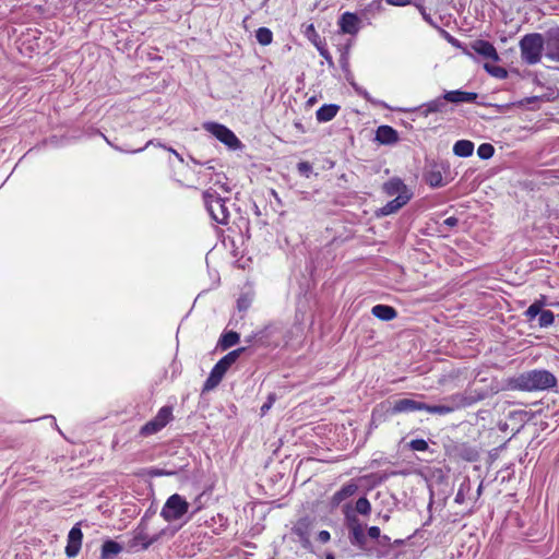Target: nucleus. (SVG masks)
I'll return each mask as SVG.
<instances>
[{
    "mask_svg": "<svg viewBox=\"0 0 559 559\" xmlns=\"http://www.w3.org/2000/svg\"><path fill=\"white\" fill-rule=\"evenodd\" d=\"M558 70H559V68H558Z\"/></svg>",
    "mask_w": 559,
    "mask_h": 559,
    "instance_id": "58",
    "label": "nucleus"
},
{
    "mask_svg": "<svg viewBox=\"0 0 559 559\" xmlns=\"http://www.w3.org/2000/svg\"><path fill=\"white\" fill-rule=\"evenodd\" d=\"M160 534L162 533L150 535L147 533L145 518H143L138 527L133 531L129 547L133 550H145L159 539Z\"/></svg>",
    "mask_w": 559,
    "mask_h": 559,
    "instance_id": "7",
    "label": "nucleus"
},
{
    "mask_svg": "<svg viewBox=\"0 0 559 559\" xmlns=\"http://www.w3.org/2000/svg\"><path fill=\"white\" fill-rule=\"evenodd\" d=\"M311 40H312L313 45L316 46V48L318 49L319 53L326 60V62L330 66H333L334 64L333 59L326 48V44L324 41H322L317 34L314 35L313 39H311Z\"/></svg>",
    "mask_w": 559,
    "mask_h": 559,
    "instance_id": "26",
    "label": "nucleus"
},
{
    "mask_svg": "<svg viewBox=\"0 0 559 559\" xmlns=\"http://www.w3.org/2000/svg\"><path fill=\"white\" fill-rule=\"evenodd\" d=\"M331 539V535L328 531H320L318 534V540L322 544L328 543Z\"/></svg>",
    "mask_w": 559,
    "mask_h": 559,
    "instance_id": "42",
    "label": "nucleus"
},
{
    "mask_svg": "<svg viewBox=\"0 0 559 559\" xmlns=\"http://www.w3.org/2000/svg\"><path fill=\"white\" fill-rule=\"evenodd\" d=\"M158 146L167 150L168 152H170L171 154H174V156H176V158L180 162V163H183L185 159L183 157L176 151L174 150L173 147H166L165 145L160 144V143H157Z\"/></svg>",
    "mask_w": 559,
    "mask_h": 559,
    "instance_id": "43",
    "label": "nucleus"
},
{
    "mask_svg": "<svg viewBox=\"0 0 559 559\" xmlns=\"http://www.w3.org/2000/svg\"><path fill=\"white\" fill-rule=\"evenodd\" d=\"M309 29H310V31H314L313 25H310V26H309Z\"/></svg>",
    "mask_w": 559,
    "mask_h": 559,
    "instance_id": "56",
    "label": "nucleus"
},
{
    "mask_svg": "<svg viewBox=\"0 0 559 559\" xmlns=\"http://www.w3.org/2000/svg\"><path fill=\"white\" fill-rule=\"evenodd\" d=\"M162 429L163 428L160 427V425L153 418L141 428L140 432L142 436H151L153 433L158 432Z\"/></svg>",
    "mask_w": 559,
    "mask_h": 559,
    "instance_id": "32",
    "label": "nucleus"
},
{
    "mask_svg": "<svg viewBox=\"0 0 559 559\" xmlns=\"http://www.w3.org/2000/svg\"><path fill=\"white\" fill-rule=\"evenodd\" d=\"M424 408H426V403L413 399H401L394 402L391 414L412 413L424 411Z\"/></svg>",
    "mask_w": 559,
    "mask_h": 559,
    "instance_id": "11",
    "label": "nucleus"
},
{
    "mask_svg": "<svg viewBox=\"0 0 559 559\" xmlns=\"http://www.w3.org/2000/svg\"><path fill=\"white\" fill-rule=\"evenodd\" d=\"M340 106L334 104H326L321 106L317 112L316 118L319 122L331 121L338 112Z\"/></svg>",
    "mask_w": 559,
    "mask_h": 559,
    "instance_id": "21",
    "label": "nucleus"
},
{
    "mask_svg": "<svg viewBox=\"0 0 559 559\" xmlns=\"http://www.w3.org/2000/svg\"><path fill=\"white\" fill-rule=\"evenodd\" d=\"M544 306L543 301L536 300L534 301L525 311V317L527 320L535 319L542 311V307Z\"/></svg>",
    "mask_w": 559,
    "mask_h": 559,
    "instance_id": "33",
    "label": "nucleus"
},
{
    "mask_svg": "<svg viewBox=\"0 0 559 559\" xmlns=\"http://www.w3.org/2000/svg\"><path fill=\"white\" fill-rule=\"evenodd\" d=\"M371 313L382 320V321H391L397 317V311L388 305H376L371 309Z\"/></svg>",
    "mask_w": 559,
    "mask_h": 559,
    "instance_id": "20",
    "label": "nucleus"
},
{
    "mask_svg": "<svg viewBox=\"0 0 559 559\" xmlns=\"http://www.w3.org/2000/svg\"><path fill=\"white\" fill-rule=\"evenodd\" d=\"M122 551V547L115 540H106L102 546V559H111Z\"/></svg>",
    "mask_w": 559,
    "mask_h": 559,
    "instance_id": "24",
    "label": "nucleus"
},
{
    "mask_svg": "<svg viewBox=\"0 0 559 559\" xmlns=\"http://www.w3.org/2000/svg\"><path fill=\"white\" fill-rule=\"evenodd\" d=\"M484 69L490 75H492L493 78L500 79V80L506 79L508 76V71L502 67L492 66L490 63H485Z\"/></svg>",
    "mask_w": 559,
    "mask_h": 559,
    "instance_id": "30",
    "label": "nucleus"
},
{
    "mask_svg": "<svg viewBox=\"0 0 559 559\" xmlns=\"http://www.w3.org/2000/svg\"><path fill=\"white\" fill-rule=\"evenodd\" d=\"M474 143L469 140H459L453 145V153L459 157H469L474 152Z\"/></svg>",
    "mask_w": 559,
    "mask_h": 559,
    "instance_id": "23",
    "label": "nucleus"
},
{
    "mask_svg": "<svg viewBox=\"0 0 559 559\" xmlns=\"http://www.w3.org/2000/svg\"><path fill=\"white\" fill-rule=\"evenodd\" d=\"M385 1L389 4L396 5V7H403V5L411 3V0H385Z\"/></svg>",
    "mask_w": 559,
    "mask_h": 559,
    "instance_id": "46",
    "label": "nucleus"
},
{
    "mask_svg": "<svg viewBox=\"0 0 559 559\" xmlns=\"http://www.w3.org/2000/svg\"><path fill=\"white\" fill-rule=\"evenodd\" d=\"M203 202L211 218L221 224L227 225L230 218V212L226 205L228 198L223 197L213 187L203 192Z\"/></svg>",
    "mask_w": 559,
    "mask_h": 559,
    "instance_id": "3",
    "label": "nucleus"
},
{
    "mask_svg": "<svg viewBox=\"0 0 559 559\" xmlns=\"http://www.w3.org/2000/svg\"><path fill=\"white\" fill-rule=\"evenodd\" d=\"M471 490V485L469 483H463L461 484L456 495H455V498H454V501L459 504H462L465 502L466 500V493H468Z\"/></svg>",
    "mask_w": 559,
    "mask_h": 559,
    "instance_id": "37",
    "label": "nucleus"
},
{
    "mask_svg": "<svg viewBox=\"0 0 559 559\" xmlns=\"http://www.w3.org/2000/svg\"><path fill=\"white\" fill-rule=\"evenodd\" d=\"M348 527L350 544L360 548L365 547L367 538L362 524H360L357 520H352Z\"/></svg>",
    "mask_w": 559,
    "mask_h": 559,
    "instance_id": "16",
    "label": "nucleus"
},
{
    "mask_svg": "<svg viewBox=\"0 0 559 559\" xmlns=\"http://www.w3.org/2000/svg\"><path fill=\"white\" fill-rule=\"evenodd\" d=\"M555 321V316L550 310H542L538 318V324L542 328L551 325Z\"/></svg>",
    "mask_w": 559,
    "mask_h": 559,
    "instance_id": "34",
    "label": "nucleus"
},
{
    "mask_svg": "<svg viewBox=\"0 0 559 559\" xmlns=\"http://www.w3.org/2000/svg\"><path fill=\"white\" fill-rule=\"evenodd\" d=\"M546 57L559 62V28H551L547 32Z\"/></svg>",
    "mask_w": 559,
    "mask_h": 559,
    "instance_id": "12",
    "label": "nucleus"
},
{
    "mask_svg": "<svg viewBox=\"0 0 559 559\" xmlns=\"http://www.w3.org/2000/svg\"><path fill=\"white\" fill-rule=\"evenodd\" d=\"M338 26L343 34L357 35L361 28V20L356 13L345 12L338 20Z\"/></svg>",
    "mask_w": 559,
    "mask_h": 559,
    "instance_id": "8",
    "label": "nucleus"
},
{
    "mask_svg": "<svg viewBox=\"0 0 559 559\" xmlns=\"http://www.w3.org/2000/svg\"><path fill=\"white\" fill-rule=\"evenodd\" d=\"M173 418V412L170 407H162L154 419L164 428Z\"/></svg>",
    "mask_w": 559,
    "mask_h": 559,
    "instance_id": "29",
    "label": "nucleus"
},
{
    "mask_svg": "<svg viewBox=\"0 0 559 559\" xmlns=\"http://www.w3.org/2000/svg\"><path fill=\"white\" fill-rule=\"evenodd\" d=\"M189 510L187 500L178 493L171 495L160 511V516L167 522L181 519Z\"/></svg>",
    "mask_w": 559,
    "mask_h": 559,
    "instance_id": "5",
    "label": "nucleus"
},
{
    "mask_svg": "<svg viewBox=\"0 0 559 559\" xmlns=\"http://www.w3.org/2000/svg\"><path fill=\"white\" fill-rule=\"evenodd\" d=\"M227 370L228 369L225 366L217 361L212 368L206 381L204 382L203 391L205 392L215 389L221 383Z\"/></svg>",
    "mask_w": 559,
    "mask_h": 559,
    "instance_id": "15",
    "label": "nucleus"
},
{
    "mask_svg": "<svg viewBox=\"0 0 559 559\" xmlns=\"http://www.w3.org/2000/svg\"><path fill=\"white\" fill-rule=\"evenodd\" d=\"M477 457V452L474 450H468L466 454L464 455V459L467 461H474Z\"/></svg>",
    "mask_w": 559,
    "mask_h": 559,
    "instance_id": "48",
    "label": "nucleus"
},
{
    "mask_svg": "<svg viewBox=\"0 0 559 559\" xmlns=\"http://www.w3.org/2000/svg\"><path fill=\"white\" fill-rule=\"evenodd\" d=\"M409 198H411L409 194H400V195H397L395 199L389 201L381 209V214L382 215H390V214H393V213L397 212L402 206H404L408 202Z\"/></svg>",
    "mask_w": 559,
    "mask_h": 559,
    "instance_id": "19",
    "label": "nucleus"
},
{
    "mask_svg": "<svg viewBox=\"0 0 559 559\" xmlns=\"http://www.w3.org/2000/svg\"><path fill=\"white\" fill-rule=\"evenodd\" d=\"M314 102V98H310L309 103L312 104Z\"/></svg>",
    "mask_w": 559,
    "mask_h": 559,
    "instance_id": "57",
    "label": "nucleus"
},
{
    "mask_svg": "<svg viewBox=\"0 0 559 559\" xmlns=\"http://www.w3.org/2000/svg\"><path fill=\"white\" fill-rule=\"evenodd\" d=\"M255 38L262 46H267L273 40V33L267 27H259L255 32Z\"/></svg>",
    "mask_w": 559,
    "mask_h": 559,
    "instance_id": "27",
    "label": "nucleus"
},
{
    "mask_svg": "<svg viewBox=\"0 0 559 559\" xmlns=\"http://www.w3.org/2000/svg\"><path fill=\"white\" fill-rule=\"evenodd\" d=\"M238 308L239 310H245L248 308V304H246L242 299L238 300Z\"/></svg>",
    "mask_w": 559,
    "mask_h": 559,
    "instance_id": "51",
    "label": "nucleus"
},
{
    "mask_svg": "<svg viewBox=\"0 0 559 559\" xmlns=\"http://www.w3.org/2000/svg\"><path fill=\"white\" fill-rule=\"evenodd\" d=\"M368 535L372 539H377L380 536V528L378 526H371L368 528Z\"/></svg>",
    "mask_w": 559,
    "mask_h": 559,
    "instance_id": "45",
    "label": "nucleus"
},
{
    "mask_svg": "<svg viewBox=\"0 0 559 559\" xmlns=\"http://www.w3.org/2000/svg\"><path fill=\"white\" fill-rule=\"evenodd\" d=\"M354 492L353 486L343 487L338 492L335 493V497L342 498L343 496H348Z\"/></svg>",
    "mask_w": 559,
    "mask_h": 559,
    "instance_id": "41",
    "label": "nucleus"
},
{
    "mask_svg": "<svg viewBox=\"0 0 559 559\" xmlns=\"http://www.w3.org/2000/svg\"><path fill=\"white\" fill-rule=\"evenodd\" d=\"M240 336L237 332L229 331L221 336L218 344L219 347L225 350L238 344Z\"/></svg>",
    "mask_w": 559,
    "mask_h": 559,
    "instance_id": "25",
    "label": "nucleus"
},
{
    "mask_svg": "<svg viewBox=\"0 0 559 559\" xmlns=\"http://www.w3.org/2000/svg\"><path fill=\"white\" fill-rule=\"evenodd\" d=\"M214 186H218L219 189H222L224 193L230 192V188L227 186V183L223 182L219 178L215 181Z\"/></svg>",
    "mask_w": 559,
    "mask_h": 559,
    "instance_id": "47",
    "label": "nucleus"
},
{
    "mask_svg": "<svg viewBox=\"0 0 559 559\" xmlns=\"http://www.w3.org/2000/svg\"><path fill=\"white\" fill-rule=\"evenodd\" d=\"M443 97L442 98H436L427 104L424 105V112L426 115L428 114H433V112H439L442 110V108L444 107V102H443Z\"/></svg>",
    "mask_w": 559,
    "mask_h": 559,
    "instance_id": "31",
    "label": "nucleus"
},
{
    "mask_svg": "<svg viewBox=\"0 0 559 559\" xmlns=\"http://www.w3.org/2000/svg\"><path fill=\"white\" fill-rule=\"evenodd\" d=\"M355 509L362 515H368L371 511V504L366 497H361L356 501Z\"/></svg>",
    "mask_w": 559,
    "mask_h": 559,
    "instance_id": "36",
    "label": "nucleus"
},
{
    "mask_svg": "<svg viewBox=\"0 0 559 559\" xmlns=\"http://www.w3.org/2000/svg\"><path fill=\"white\" fill-rule=\"evenodd\" d=\"M83 539V533L79 526L75 524L68 534V543L66 546V554L69 558L75 557L81 549Z\"/></svg>",
    "mask_w": 559,
    "mask_h": 559,
    "instance_id": "9",
    "label": "nucleus"
},
{
    "mask_svg": "<svg viewBox=\"0 0 559 559\" xmlns=\"http://www.w3.org/2000/svg\"><path fill=\"white\" fill-rule=\"evenodd\" d=\"M480 492H481V486H479L477 489V493L480 495Z\"/></svg>",
    "mask_w": 559,
    "mask_h": 559,
    "instance_id": "55",
    "label": "nucleus"
},
{
    "mask_svg": "<svg viewBox=\"0 0 559 559\" xmlns=\"http://www.w3.org/2000/svg\"><path fill=\"white\" fill-rule=\"evenodd\" d=\"M471 49L476 52L477 55H480L485 59H489L491 61H498L499 55L495 48V46L483 39H477L471 44Z\"/></svg>",
    "mask_w": 559,
    "mask_h": 559,
    "instance_id": "13",
    "label": "nucleus"
},
{
    "mask_svg": "<svg viewBox=\"0 0 559 559\" xmlns=\"http://www.w3.org/2000/svg\"><path fill=\"white\" fill-rule=\"evenodd\" d=\"M371 477H374V478L377 477L378 483H382L388 479L389 475L388 474H383V475H379V476L372 475Z\"/></svg>",
    "mask_w": 559,
    "mask_h": 559,
    "instance_id": "50",
    "label": "nucleus"
},
{
    "mask_svg": "<svg viewBox=\"0 0 559 559\" xmlns=\"http://www.w3.org/2000/svg\"><path fill=\"white\" fill-rule=\"evenodd\" d=\"M383 189L385 193L391 197L395 194L396 197L400 194H408L406 186L399 178H392L385 182Z\"/></svg>",
    "mask_w": 559,
    "mask_h": 559,
    "instance_id": "22",
    "label": "nucleus"
},
{
    "mask_svg": "<svg viewBox=\"0 0 559 559\" xmlns=\"http://www.w3.org/2000/svg\"><path fill=\"white\" fill-rule=\"evenodd\" d=\"M203 129L230 150H239L242 146L240 140L235 135V133L224 124L217 122H204Z\"/></svg>",
    "mask_w": 559,
    "mask_h": 559,
    "instance_id": "6",
    "label": "nucleus"
},
{
    "mask_svg": "<svg viewBox=\"0 0 559 559\" xmlns=\"http://www.w3.org/2000/svg\"><path fill=\"white\" fill-rule=\"evenodd\" d=\"M297 169L301 175L309 177V174L312 171V166L308 162H300L297 165Z\"/></svg>",
    "mask_w": 559,
    "mask_h": 559,
    "instance_id": "39",
    "label": "nucleus"
},
{
    "mask_svg": "<svg viewBox=\"0 0 559 559\" xmlns=\"http://www.w3.org/2000/svg\"><path fill=\"white\" fill-rule=\"evenodd\" d=\"M152 144H154V142H153V141H148V142L145 144V146H144V147H141V148H139V150L131 151V153L142 152L144 148H146L148 145H152Z\"/></svg>",
    "mask_w": 559,
    "mask_h": 559,
    "instance_id": "52",
    "label": "nucleus"
},
{
    "mask_svg": "<svg viewBox=\"0 0 559 559\" xmlns=\"http://www.w3.org/2000/svg\"><path fill=\"white\" fill-rule=\"evenodd\" d=\"M376 140L385 145L394 144L399 141V133L394 128L383 124L377 129Z\"/></svg>",
    "mask_w": 559,
    "mask_h": 559,
    "instance_id": "17",
    "label": "nucleus"
},
{
    "mask_svg": "<svg viewBox=\"0 0 559 559\" xmlns=\"http://www.w3.org/2000/svg\"><path fill=\"white\" fill-rule=\"evenodd\" d=\"M443 165L435 164L425 174V180L431 188H440L445 186L447 181L443 179Z\"/></svg>",
    "mask_w": 559,
    "mask_h": 559,
    "instance_id": "14",
    "label": "nucleus"
},
{
    "mask_svg": "<svg viewBox=\"0 0 559 559\" xmlns=\"http://www.w3.org/2000/svg\"><path fill=\"white\" fill-rule=\"evenodd\" d=\"M543 49L544 39L538 33L527 34L520 40L521 58L527 64L538 63Z\"/></svg>",
    "mask_w": 559,
    "mask_h": 559,
    "instance_id": "4",
    "label": "nucleus"
},
{
    "mask_svg": "<svg viewBox=\"0 0 559 559\" xmlns=\"http://www.w3.org/2000/svg\"><path fill=\"white\" fill-rule=\"evenodd\" d=\"M478 95L474 92H464V91H449L443 95V99L450 103H474L476 102Z\"/></svg>",
    "mask_w": 559,
    "mask_h": 559,
    "instance_id": "18",
    "label": "nucleus"
},
{
    "mask_svg": "<svg viewBox=\"0 0 559 559\" xmlns=\"http://www.w3.org/2000/svg\"><path fill=\"white\" fill-rule=\"evenodd\" d=\"M483 395L473 394L472 392L456 393L443 399V404L440 405H429L426 404V408L424 411L430 414L437 415H448L457 409L471 406L478 401L483 400Z\"/></svg>",
    "mask_w": 559,
    "mask_h": 559,
    "instance_id": "2",
    "label": "nucleus"
},
{
    "mask_svg": "<svg viewBox=\"0 0 559 559\" xmlns=\"http://www.w3.org/2000/svg\"><path fill=\"white\" fill-rule=\"evenodd\" d=\"M245 352V348H237L235 350L229 352L227 355H225L223 358H221L218 361L225 366L227 369H229L240 357L241 353Z\"/></svg>",
    "mask_w": 559,
    "mask_h": 559,
    "instance_id": "28",
    "label": "nucleus"
},
{
    "mask_svg": "<svg viewBox=\"0 0 559 559\" xmlns=\"http://www.w3.org/2000/svg\"><path fill=\"white\" fill-rule=\"evenodd\" d=\"M325 559H334V556L332 554L326 555Z\"/></svg>",
    "mask_w": 559,
    "mask_h": 559,
    "instance_id": "54",
    "label": "nucleus"
},
{
    "mask_svg": "<svg viewBox=\"0 0 559 559\" xmlns=\"http://www.w3.org/2000/svg\"><path fill=\"white\" fill-rule=\"evenodd\" d=\"M557 384L556 377L547 370H531L512 379L513 389L521 391H543L554 388Z\"/></svg>",
    "mask_w": 559,
    "mask_h": 559,
    "instance_id": "1",
    "label": "nucleus"
},
{
    "mask_svg": "<svg viewBox=\"0 0 559 559\" xmlns=\"http://www.w3.org/2000/svg\"><path fill=\"white\" fill-rule=\"evenodd\" d=\"M408 447L413 451L424 452L428 450V442L424 439H414L408 443Z\"/></svg>",
    "mask_w": 559,
    "mask_h": 559,
    "instance_id": "38",
    "label": "nucleus"
},
{
    "mask_svg": "<svg viewBox=\"0 0 559 559\" xmlns=\"http://www.w3.org/2000/svg\"><path fill=\"white\" fill-rule=\"evenodd\" d=\"M273 402H274V397L272 395H270L269 401L261 406L262 415L266 414V412L272 407Z\"/></svg>",
    "mask_w": 559,
    "mask_h": 559,
    "instance_id": "44",
    "label": "nucleus"
},
{
    "mask_svg": "<svg viewBox=\"0 0 559 559\" xmlns=\"http://www.w3.org/2000/svg\"><path fill=\"white\" fill-rule=\"evenodd\" d=\"M311 528L312 523L308 518L299 519L293 528L294 534L298 536L300 544L306 549H309L311 547Z\"/></svg>",
    "mask_w": 559,
    "mask_h": 559,
    "instance_id": "10",
    "label": "nucleus"
},
{
    "mask_svg": "<svg viewBox=\"0 0 559 559\" xmlns=\"http://www.w3.org/2000/svg\"><path fill=\"white\" fill-rule=\"evenodd\" d=\"M362 95H364V97H365L367 100H370V97H369V95H368V93H367V92H365Z\"/></svg>",
    "mask_w": 559,
    "mask_h": 559,
    "instance_id": "53",
    "label": "nucleus"
},
{
    "mask_svg": "<svg viewBox=\"0 0 559 559\" xmlns=\"http://www.w3.org/2000/svg\"><path fill=\"white\" fill-rule=\"evenodd\" d=\"M457 223H459V219L456 217L450 216L443 221L442 225L450 229V228L455 227L457 225Z\"/></svg>",
    "mask_w": 559,
    "mask_h": 559,
    "instance_id": "40",
    "label": "nucleus"
},
{
    "mask_svg": "<svg viewBox=\"0 0 559 559\" xmlns=\"http://www.w3.org/2000/svg\"><path fill=\"white\" fill-rule=\"evenodd\" d=\"M294 128L297 130V132L299 133H306V128L304 127V124L301 123V121H294Z\"/></svg>",
    "mask_w": 559,
    "mask_h": 559,
    "instance_id": "49",
    "label": "nucleus"
},
{
    "mask_svg": "<svg viewBox=\"0 0 559 559\" xmlns=\"http://www.w3.org/2000/svg\"><path fill=\"white\" fill-rule=\"evenodd\" d=\"M495 153V147L489 143H483L477 148V155L481 159H489Z\"/></svg>",
    "mask_w": 559,
    "mask_h": 559,
    "instance_id": "35",
    "label": "nucleus"
}]
</instances>
